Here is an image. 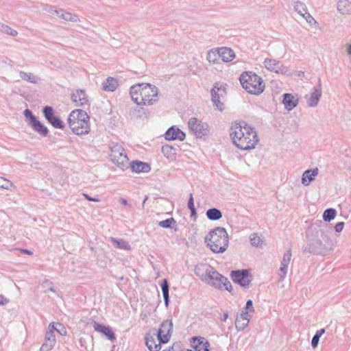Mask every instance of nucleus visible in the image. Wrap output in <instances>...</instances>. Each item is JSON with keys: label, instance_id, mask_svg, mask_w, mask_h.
I'll list each match as a JSON object with an SVG mask.
<instances>
[{"label": "nucleus", "instance_id": "1", "mask_svg": "<svg viewBox=\"0 0 351 351\" xmlns=\"http://www.w3.org/2000/svg\"><path fill=\"white\" fill-rule=\"evenodd\" d=\"M231 130L230 136L233 143L241 149H252L258 143L254 128L245 123H234Z\"/></svg>", "mask_w": 351, "mask_h": 351}, {"label": "nucleus", "instance_id": "2", "mask_svg": "<svg viewBox=\"0 0 351 351\" xmlns=\"http://www.w3.org/2000/svg\"><path fill=\"white\" fill-rule=\"evenodd\" d=\"M132 100L138 106H152L158 100V88L149 83H137L130 87Z\"/></svg>", "mask_w": 351, "mask_h": 351}, {"label": "nucleus", "instance_id": "3", "mask_svg": "<svg viewBox=\"0 0 351 351\" xmlns=\"http://www.w3.org/2000/svg\"><path fill=\"white\" fill-rule=\"evenodd\" d=\"M68 125L76 135L87 134L90 130V118L82 110L76 109L71 111L68 117Z\"/></svg>", "mask_w": 351, "mask_h": 351}, {"label": "nucleus", "instance_id": "4", "mask_svg": "<svg viewBox=\"0 0 351 351\" xmlns=\"http://www.w3.org/2000/svg\"><path fill=\"white\" fill-rule=\"evenodd\" d=\"M205 242L213 252H223L228 245V233L223 228L217 227L208 233Z\"/></svg>", "mask_w": 351, "mask_h": 351}, {"label": "nucleus", "instance_id": "5", "mask_svg": "<svg viewBox=\"0 0 351 351\" xmlns=\"http://www.w3.org/2000/svg\"><path fill=\"white\" fill-rule=\"evenodd\" d=\"M242 87L250 94L260 95L265 88V84L261 76L252 71H244L239 77Z\"/></svg>", "mask_w": 351, "mask_h": 351}, {"label": "nucleus", "instance_id": "6", "mask_svg": "<svg viewBox=\"0 0 351 351\" xmlns=\"http://www.w3.org/2000/svg\"><path fill=\"white\" fill-rule=\"evenodd\" d=\"M195 272L202 280L213 284L219 283L222 277V275L208 265L200 264L197 265Z\"/></svg>", "mask_w": 351, "mask_h": 351}, {"label": "nucleus", "instance_id": "7", "mask_svg": "<svg viewBox=\"0 0 351 351\" xmlns=\"http://www.w3.org/2000/svg\"><path fill=\"white\" fill-rule=\"evenodd\" d=\"M110 156L112 162L119 167L123 168L128 163V158L123 147L120 145L116 144L112 147Z\"/></svg>", "mask_w": 351, "mask_h": 351}, {"label": "nucleus", "instance_id": "8", "mask_svg": "<svg viewBox=\"0 0 351 351\" xmlns=\"http://www.w3.org/2000/svg\"><path fill=\"white\" fill-rule=\"evenodd\" d=\"M232 280L242 287H247L251 282V276L249 270L232 271L230 274Z\"/></svg>", "mask_w": 351, "mask_h": 351}, {"label": "nucleus", "instance_id": "9", "mask_svg": "<svg viewBox=\"0 0 351 351\" xmlns=\"http://www.w3.org/2000/svg\"><path fill=\"white\" fill-rule=\"evenodd\" d=\"M173 324L171 321H164L158 331L157 336L160 340V343H167L169 342L171 336Z\"/></svg>", "mask_w": 351, "mask_h": 351}, {"label": "nucleus", "instance_id": "10", "mask_svg": "<svg viewBox=\"0 0 351 351\" xmlns=\"http://www.w3.org/2000/svg\"><path fill=\"white\" fill-rule=\"evenodd\" d=\"M189 128L197 136L201 137L206 134L208 130V125L202 123L195 117L189 119Z\"/></svg>", "mask_w": 351, "mask_h": 351}, {"label": "nucleus", "instance_id": "11", "mask_svg": "<svg viewBox=\"0 0 351 351\" xmlns=\"http://www.w3.org/2000/svg\"><path fill=\"white\" fill-rule=\"evenodd\" d=\"M43 113L48 121L55 128L62 129L64 128V123L54 114L53 110L50 106H46L43 109Z\"/></svg>", "mask_w": 351, "mask_h": 351}, {"label": "nucleus", "instance_id": "12", "mask_svg": "<svg viewBox=\"0 0 351 351\" xmlns=\"http://www.w3.org/2000/svg\"><path fill=\"white\" fill-rule=\"evenodd\" d=\"M145 343L149 351H159L162 343H160L157 335L149 332L145 336Z\"/></svg>", "mask_w": 351, "mask_h": 351}, {"label": "nucleus", "instance_id": "13", "mask_svg": "<svg viewBox=\"0 0 351 351\" xmlns=\"http://www.w3.org/2000/svg\"><path fill=\"white\" fill-rule=\"evenodd\" d=\"M264 66L267 70L276 73H283L286 72L285 68L282 66V64L276 60H265Z\"/></svg>", "mask_w": 351, "mask_h": 351}, {"label": "nucleus", "instance_id": "14", "mask_svg": "<svg viewBox=\"0 0 351 351\" xmlns=\"http://www.w3.org/2000/svg\"><path fill=\"white\" fill-rule=\"evenodd\" d=\"M185 133L178 128L171 127L165 133V139L168 141L180 140L185 138Z\"/></svg>", "mask_w": 351, "mask_h": 351}, {"label": "nucleus", "instance_id": "15", "mask_svg": "<svg viewBox=\"0 0 351 351\" xmlns=\"http://www.w3.org/2000/svg\"><path fill=\"white\" fill-rule=\"evenodd\" d=\"M56 337L51 330L46 333L45 341L40 348V351H50L54 347Z\"/></svg>", "mask_w": 351, "mask_h": 351}, {"label": "nucleus", "instance_id": "16", "mask_svg": "<svg viewBox=\"0 0 351 351\" xmlns=\"http://www.w3.org/2000/svg\"><path fill=\"white\" fill-rule=\"evenodd\" d=\"M191 346L196 351H209V343L204 337L193 338Z\"/></svg>", "mask_w": 351, "mask_h": 351}, {"label": "nucleus", "instance_id": "17", "mask_svg": "<svg viewBox=\"0 0 351 351\" xmlns=\"http://www.w3.org/2000/svg\"><path fill=\"white\" fill-rule=\"evenodd\" d=\"M93 328L95 331L102 333L108 339L114 340L115 339V335L110 327L95 322L93 323Z\"/></svg>", "mask_w": 351, "mask_h": 351}, {"label": "nucleus", "instance_id": "18", "mask_svg": "<svg viewBox=\"0 0 351 351\" xmlns=\"http://www.w3.org/2000/svg\"><path fill=\"white\" fill-rule=\"evenodd\" d=\"M71 99L76 106H83L87 104L88 99L83 90H76L71 95Z\"/></svg>", "mask_w": 351, "mask_h": 351}, {"label": "nucleus", "instance_id": "19", "mask_svg": "<svg viewBox=\"0 0 351 351\" xmlns=\"http://www.w3.org/2000/svg\"><path fill=\"white\" fill-rule=\"evenodd\" d=\"M250 315L248 312H243L237 316L235 322L236 328L239 330H243L249 324Z\"/></svg>", "mask_w": 351, "mask_h": 351}, {"label": "nucleus", "instance_id": "20", "mask_svg": "<svg viewBox=\"0 0 351 351\" xmlns=\"http://www.w3.org/2000/svg\"><path fill=\"white\" fill-rule=\"evenodd\" d=\"M221 60L224 62H231L235 58L234 51L228 47H219Z\"/></svg>", "mask_w": 351, "mask_h": 351}, {"label": "nucleus", "instance_id": "21", "mask_svg": "<svg viewBox=\"0 0 351 351\" xmlns=\"http://www.w3.org/2000/svg\"><path fill=\"white\" fill-rule=\"evenodd\" d=\"M30 123L34 130L41 135L46 136L47 134V128L32 115L30 116Z\"/></svg>", "mask_w": 351, "mask_h": 351}, {"label": "nucleus", "instance_id": "22", "mask_svg": "<svg viewBox=\"0 0 351 351\" xmlns=\"http://www.w3.org/2000/svg\"><path fill=\"white\" fill-rule=\"evenodd\" d=\"M131 169L135 173H146L149 171L150 167L147 163L141 161H134L130 165Z\"/></svg>", "mask_w": 351, "mask_h": 351}, {"label": "nucleus", "instance_id": "23", "mask_svg": "<svg viewBox=\"0 0 351 351\" xmlns=\"http://www.w3.org/2000/svg\"><path fill=\"white\" fill-rule=\"evenodd\" d=\"M283 104L288 110H291L297 106L298 99L291 94L286 93L284 95Z\"/></svg>", "mask_w": 351, "mask_h": 351}, {"label": "nucleus", "instance_id": "24", "mask_svg": "<svg viewBox=\"0 0 351 351\" xmlns=\"http://www.w3.org/2000/svg\"><path fill=\"white\" fill-rule=\"evenodd\" d=\"M207 60L210 63L217 64L221 60L219 47L213 49L208 52Z\"/></svg>", "mask_w": 351, "mask_h": 351}, {"label": "nucleus", "instance_id": "25", "mask_svg": "<svg viewBox=\"0 0 351 351\" xmlns=\"http://www.w3.org/2000/svg\"><path fill=\"white\" fill-rule=\"evenodd\" d=\"M318 169L306 170L302 175V182L304 184L308 185L317 175Z\"/></svg>", "mask_w": 351, "mask_h": 351}, {"label": "nucleus", "instance_id": "26", "mask_svg": "<svg viewBox=\"0 0 351 351\" xmlns=\"http://www.w3.org/2000/svg\"><path fill=\"white\" fill-rule=\"evenodd\" d=\"M118 86V82L115 78L108 77L103 83V90L106 91H114Z\"/></svg>", "mask_w": 351, "mask_h": 351}, {"label": "nucleus", "instance_id": "27", "mask_svg": "<svg viewBox=\"0 0 351 351\" xmlns=\"http://www.w3.org/2000/svg\"><path fill=\"white\" fill-rule=\"evenodd\" d=\"M337 8L343 14H350L351 13V3L348 0H340Z\"/></svg>", "mask_w": 351, "mask_h": 351}, {"label": "nucleus", "instance_id": "28", "mask_svg": "<svg viewBox=\"0 0 351 351\" xmlns=\"http://www.w3.org/2000/svg\"><path fill=\"white\" fill-rule=\"evenodd\" d=\"M321 95V88H315L314 91L311 93V97L308 99V105L311 107L317 106Z\"/></svg>", "mask_w": 351, "mask_h": 351}, {"label": "nucleus", "instance_id": "29", "mask_svg": "<svg viewBox=\"0 0 351 351\" xmlns=\"http://www.w3.org/2000/svg\"><path fill=\"white\" fill-rule=\"evenodd\" d=\"M291 254L290 251H288L287 253L284 254L282 261V266L280 267V271L283 273L284 275L286 274L288 265L291 261Z\"/></svg>", "mask_w": 351, "mask_h": 351}, {"label": "nucleus", "instance_id": "30", "mask_svg": "<svg viewBox=\"0 0 351 351\" xmlns=\"http://www.w3.org/2000/svg\"><path fill=\"white\" fill-rule=\"evenodd\" d=\"M207 217L210 220H218L222 217L221 211L217 208H210L206 212Z\"/></svg>", "mask_w": 351, "mask_h": 351}, {"label": "nucleus", "instance_id": "31", "mask_svg": "<svg viewBox=\"0 0 351 351\" xmlns=\"http://www.w3.org/2000/svg\"><path fill=\"white\" fill-rule=\"evenodd\" d=\"M224 93V90L220 88L217 87L216 86L211 90L212 94V99L213 102L216 104V106L218 107L217 103L219 102V95H222V93Z\"/></svg>", "mask_w": 351, "mask_h": 351}, {"label": "nucleus", "instance_id": "32", "mask_svg": "<svg viewBox=\"0 0 351 351\" xmlns=\"http://www.w3.org/2000/svg\"><path fill=\"white\" fill-rule=\"evenodd\" d=\"M56 325L58 326V328L55 327V323H51L49 326L48 331H50V330H51L52 332H53V330H55L61 335H66V329L62 324L60 323H56Z\"/></svg>", "mask_w": 351, "mask_h": 351}, {"label": "nucleus", "instance_id": "33", "mask_svg": "<svg viewBox=\"0 0 351 351\" xmlns=\"http://www.w3.org/2000/svg\"><path fill=\"white\" fill-rule=\"evenodd\" d=\"M161 288L165 304L166 306H167L169 303V286L167 280L166 279L163 280L162 284L161 285Z\"/></svg>", "mask_w": 351, "mask_h": 351}, {"label": "nucleus", "instance_id": "34", "mask_svg": "<svg viewBox=\"0 0 351 351\" xmlns=\"http://www.w3.org/2000/svg\"><path fill=\"white\" fill-rule=\"evenodd\" d=\"M337 212L333 208H329L324 211L323 218L326 221H330L335 219Z\"/></svg>", "mask_w": 351, "mask_h": 351}, {"label": "nucleus", "instance_id": "35", "mask_svg": "<svg viewBox=\"0 0 351 351\" xmlns=\"http://www.w3.org/2000/svg\"><path fill=\"white\" fill-rule=\"evenodd\" d=\"M14 186L11 181L3 177H0V188L10 190Z\"/></svg>", "mask_w": 351, "mask_h": 351}, {"label": "nucleus", "instance_id": "36", "mask_svg": "<svg viewBox=\"0 0 351 351\" xmlns=\"http://www.w3.org/2000/svg\"><path fill=\"white\" fill-rule=\"evenodd\" d=\"M112 241L116 243L117 247L120 249L123 250H130V246L129 243L123 240H117L114 239H112Z\"/></svg>", "mask_w": 351, "mask_h": 351}, {"label": "nucleus", "instance_id": "37", "mask_svg": "<svg viewBox=\"0 0 351 351\" xmlns=\"http://www.w3.org/2000/svg\"><path fill=\"white\" fill-rule=\"evenodd\" d=\"M221 284H222L223 285V287H225V289L226 290H228V291L230 292L232 291V285L227 278L222 276V277L221 278V279L219 281L218 285H220Z\"/></svg>", "mask_w": 351, "mask_h": 351}, {"label": "nucleus", "instance_id": "38", "mask_svg": "<svg viewBox=\"0 0 351 351\" xmlns=\"http://www.w3.org/2000/svg\"><path fill=\"white\" fill-rule=\"evenodd\" d=\"M176 223L173 218H169L159 222V226L164 228H171Z\"/></svg>", "mask_w": 351, "mask_h": 351}, {"label": "nucleus", "instance_id": "39", "mask_svg": "<svg viewBox=\"0 0 351 351\" xmlns=\"http://www.w3.org/2000/svg\"><path fill=\"white\" fill-rule=\"evenodd\" d=\"M302 16L306 19V21L311 25H316L317 24V21L313 19V17L307 12L304 14H302Z\"/></svg>", "mask_w": 351, "mask_h": 351}, {"label": "nucleus", "instance_id": "40", "mask_svg": "<svg viewBox=\"0 0 351 351\" xmlns=\"http://www.w3.org/2000/svg\"><path fill=\"white\" fill-rule=\"evenodd\" d=\"M250 240L252 244L256 246L259 245L262 243L261 239L256 234H253L251 237Z\"/></svg>", "mask_w": 351, "mask_h": 351}, {"label": "nucleus", "instance_id": "41", "mask_svg": "<svg viewBox=\"0 0 351 351\" xmlns=\"http://www.w3.org/2000/svg\"><path fill=\"white\" fill-rule=\"evenodd\" d=\"M295 10L302 16V14H304L306 12L305 5L301 3H298L295 5Z\"/></svg>", "mask_w": 351, "mask_h": 351}, {"label": "nucleus", "instance_id": "42", "mask_svg": "<svg viewBox=\"0 0 351 351\" xmlns=\"http://www.w3.org/2000/svg\"><path fill=\"white\" fill-rule=\"evenodd\" d=\"M188 206H189V208L191 210L192 213H195V206H194V200H193V195L192 194L190 195V198H189V200Z\"/></svg>", "mask_w": 351, "mask_h": 351}, {"label": "nucleus", "instance_id": "43", "mask_svg": "<svg viewBox=\"0 0 351 351\" xmlns=\"http://www.w3.org/2000/svg\"><path fill=\"white\" fill-rule=\"evenodd\" d=\"M254 311L253 305H252V301L251 300H249L247 301L245 310L244 312H252Z\"/></svg>", "mask_w": 351, "mask_h": 351}, {"label": "nucleus", "instance_id": "44", "mask_svg": "<svg viewBox=\"0 0 351 351\" xmlns=\"http://www.w3.org/2000/svg\"><path fill=\"white\" fill-rule=\"evenodd\" d=\"M343 226H344L343 222H339V223H337L335 226V230L338 232L342 231V230L343 228Z\"/></svg>", "mask_w": 351, "mask_h": 351}, {"label": "nucleus", "instance_id": "45", "mask_svg": "<svg viewBox=\"0 0 351 351\" xmlns=\"http://www.w3.org/2000/svg\"><path fill=\"white\" fill-rule=\"evenodd\" d=\"M319 340V339L317 338V336H314L313 337L312 341H311V344L313 348L317 347Z\"/></svg>", "mask_w": 351, "mask_h": 351}, {"label": "nucleus", "instance_id": "46", "mask_svg": "<svg viewBox=\"0 0 351 351\" xmlns=\"http://www.w3.org/2000/svg\"><path fill=\"white\" fill-rule=\"evenodd\" d=\"M173 150V148L170 146H165V147H162V152L164 153H166V152H171Z\"/></svg>", "mask_w": 351, "mask_h": 351}, {"label": "nucleus", "instance_id": "47", "mask_svg": "<svg viewBox=\"0 0 351 351\" xmlns=\"http://www.w3.org/2000/svg\"><path fill=\"white\" fill-rule=\"evenodd\" d=\"M325 332L324 329H320L316 332L315 336H317V338H320V337Z\"/></svg>", "mask_w": 351, "mask_h": 351}, {"label": "nucleus", "instance_id": "48", "mask_svg": "<svg viewBox=\"0 0 351 351\" xmlns=\"http://www.w3.org/2000/svg\"><path fill=\"white\" fill-rule=\"evenodd\" d=\"M325 332L324 329H320L316 332L315 336H317V338H320V337Z\"/></svg>", "mask_w": 351, "mask_h": 351}, {"label": "nucleus", "instance_id": "49", "mask_svg": "<svg viewBox=\"0 0 351 351\" xmlns=\"http://www.w3.org/2000/svg\"><path fill=\"white\" fill-rule=\"evenodd\" d=\"M84 196H85V197H86L88 200H89V201L95 202H98V201H99L97 199L90 197H89V196H88V195H86V194H84Z\"/></svg>", "mask_w": 351, "mask_h": 351}, {"label": "nucleus", "instance_id": "50", "mask_svg": "<svg viewBox=\"0 0 351 351\" xmlns=\"http://www.w3.org/2000/svg\"><path fill=\"white\" fill-rule=\"evenodd\" d=\"M7 302V300L1 295H0V304H3Z\"/></svg>", "mask_w": 351, "mask_h": 351}, {"label": "nucleus", "instance_id": "51", "mask_svg": "<svg viewBox=\"0 0 351 351\" xmlns=\"http://www.w3.org/2000/svg\"><path fill=\"white\" fill-rule=\"evenodd\" d=\"M21 251L24 253V254H29V255H32V252L28 250H25V249H21Z\"/></svg>", "mask_w": 351, "mask_h": 351}, {"label": "nucleus", "instance_id": "52", "mask_svg": "<svg viewBox=\"0 0 351 351\" xmlns=\"http://www.w3.org/2000/svg\"><path fill=\"white\" fill-rule=\"evenodd\" d=\"M10 34H11L12 36H16V35L17 34V32H16V30H12V31L10 32Z\"/></svg>", "mask_w": 351, "mask_h": 351}, {"label": "nucleus", "instance_id": "53", "mask_svg": "<svg viewBox=\"0 0 351 351\" xmlns=\"http://www.w3.org/2000/svg\"><path fill=\"white\" fill-rule=\"evenodd\" d=\"M348 53L351 54V44L348 46Z\"/></svg>", "mask_w": 351, "mask_h": 351}, {"label": "nucleus", "instance_id": "54", "mask_svg": "<svg viewBox=\"0 0 351 351\" xmlns=\"http://www.w3.org/2000/svg\"><path fill=\"white\" fill-rule=\"evenodd\" d=\"M121 202L123 204V205H126L127 204V201L124 199H121Z\"/></svg>", "mask_w": 351, "mask_h": 351}, {"label": "nucleus", "instance_id": "55", "mask_svg": "<svg viewBox=\"0 0 351 351\" xmlns=\"http://www.w3.org/2000/svg\"><path fill=\"white\" fill-rule=\"evenodd\" d=\"M27 114H31V112H30L29 110H27L25 111V114H26V115H27Z\"/></svg>", "mask_w": 351, "mask_h": 351}]
</instances>
